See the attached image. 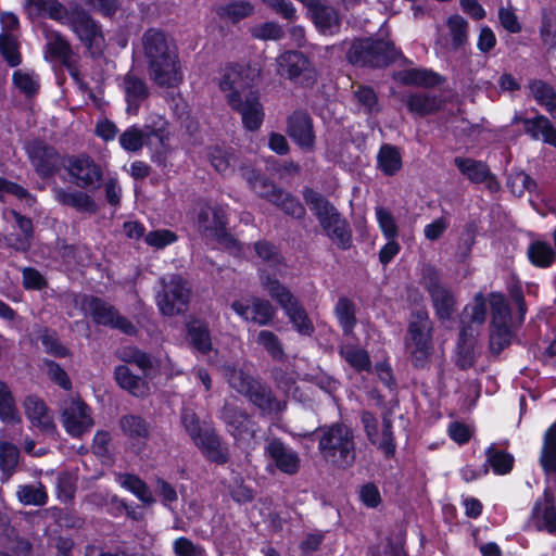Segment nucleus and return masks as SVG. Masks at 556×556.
<instances>
[{
  "mask_svg": "<svg viewBox=\"0 0 556 556\" xmlns=\"http://www.w3.org/2000/svg\"><path fill=\"white\" fill-rule=\"evenodd\" d=\"M513 330L510 325L489 326V350L492 355L498 356L511 344Z\"/></svg>",
  "mask_w": 556,
  "mask_h": 556,
  "instance_id": "nucleus-45",
  "label": "nucleus"
},
{
  "mask_svg": "<svg viewBox=\"0 0 556 556\" xmlns=\"http://www.w3.org/2000/svg\"><path fill=\"white\" fill-rule=\"evenodd\" d=\"M318 223L327 237L345 251L352 247L353 235L349 220L337 207L326 213Z\"/></svg>",
  "mask_w": 556,
  "mask_h": 556,
  "instance_id": "nucleus-16",
  "label": "nucleus"
},
{
  "mask_svg": "<svg viewBox=\"0 0 556 556\" xmlns=\"http://www.w3.org/2000/svg\"><path fill=\"white\" fill-rule=\"evenodd\" d=\"M334 314L343 334H351L357 324L353 301L346 296L339 298L334 306Z\"/></svg>",
  "mask_w": 556,
  "mask_h": 556,
  "instance_id": "nucleus-43",
  "label": "nucleus"
},
{
  "mask_svg": "<svg viewBox=\"0 0 556 556\" xmlns=\"http://www.w3.org/2000/svg\"><path fill=\"white\" fill-rule=\"evenodd\" d=\"M144 146L151 151V161L165 165L169 152V130L164 122L160 127L144 126Z\"/></svg>",
  "mask_w": 556,
  "mask_h": 556,
  "instance_id": "nucleus-22",
  "label": "nucleus"
},
{
  "mask_svg": "<svg viewBox=\"0 0 556 556\" xmlns=\"http://www.w3.org/2000/svg\"><path fill=\"white\" fill-rule=\"evenodd\" d=\"M65 168L71 181L79 189L87 191L98 190L104 179L103 168L87 153L70 155L66 157Z\"/></svg>",
  "mask_w": 556,
  "mask_h": 556,
  "instance_id": "nucleus-12",
  "label": "nucleus"
},
{
  "mask_svg": "<svg viewBox=\"0 0 556 556\" xmlns=\"http://www.w3.org/2000/svg\"><path fill=\"white\" fill-rule=\"evenodd\" d=\"M377 448L382 452L386 459H392L396 454V440L391 419L383 418L381 440L377 439Z\"/></svg>",
  "mask_w": 556,
  "mask_h": 556,
  "instance_id": "nucleus-62",
  "label": "nucleus"
},
{
  "mask_svg": "<svg viewBox=\"0 0 556 556\" xmlns=\"http://www.w3.org/2000/svg\"><path fill=\"white\" fill-rule=\"evenodd\" d=\"M262 285L269 296L283 309L300 334L309 337L314 333L315 328L307 312L285 285L269 274L262 278Z\"/></svg>",
  "mask_w": 556,
  "mask_h": 556,
  "instance_id": "nucleus-5",
  "label": "nucleus"
},
{
  "mask_svg": "<svg viewBox=\"0 0 556 556\" xmlns=\"http://www.w3.org/2000/svg\"><path fill=\"white\" fill-rule=\"evenodd\" d=\"M121 147L127 152H138L144 146V129L131 125L118 138Z\"/></svg>",
  "mask_w": 556,
  "mask_h": 556,
  "instance_id": "nucleus-63",
  "label": "nucleus"
},
{
  "mask_svg": "<svg viewBox=\"0 0 556 556\" xmlns=\"http://www.w3.org/2000/svg\"><path fill=\"white\" fill-rule=\"evenodd\" d=\"M220 418L236 440L254 435L255 422L244 408L231 403H225L220 410Z\"/></svg>",
  "mask_w": 556,
  "mask_h": 556,
  "instance_id": "nucleus-20",
  "label": "nucleus"
},
{
  "mask_svg": "<svg viewBox=\"0 0 556 556\" xmlns=\"http://www.w3.org/2000/svg\"><path fill=\"white\" fill-rule=\"evenodd\" d=\"M401 51L391 40L375 37L355 39L346 52V60L352 65L384 68L394 63Z\"/></svg>",
  "mask_w": 556,
  "mask_h": 556,
  "instance_id": "nucleus-4",
  "label": "nucleus"
},
{
  "mask_svg": "<svg viewBox=\"0 0 556 556\" xmlns=\"http://www.w3.org/2000/svg\"><path fill=\"white\" fill-rule=\"evenodd\" d=\"M270 203L295 219H303L306 216V208L301 201L283 189L278 192L277 201Z\"/></svg>",
  "mask_w": 556,
  "mask_h": 556,
  "instance_id": "nucleus-52",
  "label": "nucleus"
},
{
  "mask_svg": "<svg viewBox=\"0 0 556 556\" xmlns=\"http://www.w3.org/2000/svg\"><path fill=\"white\" fill-rule=\"evenodd\" d=\"M403 167L400 149L390 143L381 144L377 154V168L388 177L396 175Z\"/></svg>",
  "mask_w": 556,
  "mask_h": 556,
  "instance_id": "nucleus-37",
  "label": "nucleus"
},
{
  "mask_svg": "<svg viewBox=\"0 0 556 556\" xmlns=\"http://www.w3.org/2000/svg\"><path fill=\"white\" fill-rule=\"evenodd\" d=\"M43 351L56 358H65L72 355L71 350L60 341L54 329L45 327L39 334Z\"/></svg>",
  "mask_w": 556,
  "mask_h": 556,
  "instance_id": "nucleus-50",
  "label": "nucleus"
},
{
  "mask_svg": "<svg viewBox=\"0 0 556 556\" xmlns=\"http://www.w3.org/2000/svg\"><path fill=\"white\" fill-rule=\"evenodd\" d=\"M46 53H48L52 60L59 61L62 64L72 61L73 56L70 42L60 33H56L55 36L48 41Z\"/></svg>",
  "mask_w": 556,
  "mask_h": 556,
  "instance_id": "nucleus-55",
  "label": "nucleus"
},
{
  "mask_svg": "<svg viewBox=\"0 0 556 556\" xmlns=\"http://www.w3.org/2000/svg\"><path fill=\"white\" fill-rule=\"evenodd\" d=\"M404 102L408 112L418 117L435 114L444 103L440 94L425 91L410 92Z\"/></svg>",
  "mask_w": 556,
  "mask_h": 556,
  "instance_id": "nucleus-24",
  "label": "nucleus"
},
{
  "mask_svg": "<svg viewBox=\"0 0 556 556\" xmlns=\"http://www.w3.org/2000/svg\"><path fill=\"white\" fill-rule=\"evenodd\" d=\"M144 58L178 51L168 34L155 27L148 28L142 35Z\"/></svg>",
  "mask_w": 556,
  "mask_h": 556,
  "instance_id": "nucleus-30",
  "label": "nucleus"
},
{
  "mask_svg": "<svg viewBox=\"0 0 556 556\" xmlns=\"http://www.w3.org/2000/svg\"><path fill=\"white\" fill-rule=\"evenodd\" d=\"M539 463L545 476L556 473V421L544 433Z\"/></svg>",
  "mask_w": 556,
  "mask_h": 556,
  "instance_id": "nucleus-38",
  "label": "nucleus"
},
{
  "mask_svg": "<svg viewBox=\"0 0 556 556\" xmlns=\"http://www.w3.org/2000/svg\"><path fill=\"white\" fill-rule=\"evenodd\" d=\"M122 486L132 493L144 505H152L155 503V498L153 497L149 485L137 475L126 473L124 476Z\"/></svg>",
  "mask_w": 556,
  "mask_h": 556,
  "instance_id": "nucleus-53",
  "label": "nucleus"
},
{
  "mask_svg": "<svg viewBox=\"0 0 556 556\" xmlns=\"http://www.w3.org/2000/svg\"><path fill=\"white\" fill-rule=\"evenodd\" d=\"M453 163L471 184L479 185L489 180H495L494 174H492L490 167L483 161L456 156Z\"/></svg>",
  "mask_w": 556,
  "mask_h": 556,
  "instance_id": "nucleus-31",
  "label": "nucleus"
},
{
  "mask_svg": "<svg viewBox=\"0 0 556 556\" xmlns=\"http://www.w3.org/2000/svg\"><path fill=\"white\" fill-rule=\"evenodd\" d=\"M308 15L320 34L333 36L340 31L341 17L333 7L318 2Z\"/></svg>",
  "mask_w": 556,
  "mask_h": 556,
  "instance_id": "nucleus-25",
  "label": "nucleus"
},
{
  "mask_svg": "<svg viewBox=\"0 0 556 556\" xmlns=\"http://www.w3.org/2000/svg\"><path fill=\"white\" fill-rule=\"evenodd\" d=\"M190 289L187 281L179 275H174L169 282L155 298L156 306L163 316H177L188 309Z\"/></svg>",
  "mask_w": 556,
  "mask_h": 556,
  "instance_id": "nucleus-14",
  "label": "nucleus"
},
{
  "mask_svg": "<svg viewBox=\"0 0 556 556\" xmlns=\"http://www.w3.org/2000/svg\"><path fill=\"white\" fill-rule=\"evenodd\" d=\"M25 150L35 173L42 180L54 178L65 167L64 161L67 156H62L53 146L42 139L29 141Z\"/></svg>",
  "mask_w": 556,
  "mask_h": 556,
  "instance_id": "nucleus-11",
  "label": "nucleus"
},
{
  "mask_svg": "<svg viewBox=\"0 0 556 556\" xmlns=\"http://www.w3.org/2000/svg\"><path fill=\"white\" fill-rule=\"evenodd\" d=\"M488 302L491 309L490 325H510L511 308L501 291H491L488 294Z\"/></svg>",
  "mask_w": 556,
  "mask_h": 556,
  "instance_id": "nucleus-42",
  "label": "nucleus"
},
{
  "mask_svg": "<svg viewBox=\"0 0 556 556\" xmlns=\"http://www.w3.org/2000/svg\"><path fill=\"white\" fill-rule=\"evenodd\" d=\"M484 466L496 476L510 473L515 465V457L505 450H500L495 443H491L484 451Z\"/></svg>",
  "mask_w": 556,
  "mask_h": 556,
  "instance_id": "nucleus-35",
  "label": "nucleus"
},
{
  "mask_svg": "<svg viewBox=\"0 0 556 556\" xmlns=\"http://www.w3.org/2000/svg\"><path fill=\"white\" fill-rule=\"evenodd\" d=\"M89 406L81 400H76L62 412V424L72 438H80L93 426Z\"/></svg>",
  "mask_w": 556,
  "mask_h": 556,
  "instance_id": "nucleus-19",
  "label": "nucleus"
},
{
  "mask_svg": "<svg viewBox=\"0 0 556 556\" xmlns=\"http://www.w3.org/2000/svg\"><path fill=\"white\" fill-rule=\"evenodd\" d=\"M197 446L210 463L225 465L229 462L228 448L222 446L220 439L216 431L206 433Z\"/></svg>",
  "mask_w": 556,
  "mask_h": 556,
  "instance_id": "nucleus-39",
  "label": "nucleus"
},
{
  "mask_svg": "<svg viewBox=\"0 0 556 556\" xmlns=\"http://www.w3.org/2000/svg\"><path fill=\"white\" fill-rule=\"evenodd\" d=\"M446 25L450 29L453 48L463 47L468 40V22L459 14H453L448 16Z\"/></svg>",
  "mask_w": 556,
  "mask_h": 556,
  "instance_id": "nucleus-60",
  "label": "nucleus"
},
{
  "mask_svg": "<svg viewBox=\"0 0 556 556\" xmlns=\"http://www.w3.org/2000/svg\"><path fill=\"white\" fill-rule=\"evenodd\" d=\"M226 379L235 391L243 395L263 415L281 413L286 407V404L277 399L270 386L244 368L228 366Z\"/></svg>",
  "mask_w": 556,
  "mask_h": 556,
  "instance_id": "nucleus-3",
  "label": "nucleus"
},
{
  "mask_svg": "<svg viewBox=\"0 0 556 556\" xmlns=\"http://www.w3.org/2000/svg\"><path fill=\"white\" fill-rule=\"evenodd\" d=\"M317 441L321 458L341 469L351 468L356 460V441L351 426L334 421L317 427L303 435Z\"/></svg>",
  "mask_w": 556,
  "mask_h": 556,
  "instance_id": "nucleus-2",
  "label": "nucleus"
},
{
  "mask_svg": "<svg viewBox=\"0 0 556 556\" xmlns=\"http://www.w3.org/2000/svg\"><path fill=\"white\" fill-rule=\"evenodd\" d=\"M254 7L249 1H230L216 9V14L220 20L237 24L245 17L252 15Z\"/></svg>",
  "mask_w": 556,
  "mask_h": 556,
  "instance_id": "nucleus-44",
  "label": "nucleus"
},
{
  "mask_svg": "<svg viewBox=\"0 0 556 556\" xmlns=\"http://www.w3.org/2000/svg\"><path fill=\"white\" fill-rule=\"evenodd\" d=\"M54 200L63 206L74 208L78 213L96 214L98 205L93 198L83 189L67 190L55 186L52 188Z\"/></svg>",
  "mask_w": 556,
  "mask_h": 556,
  "instance_id": "nucleus-23",
  "label": "nucleus"
},
{
  "mask_svg": "<svg viewBox=\"0 0 556 556\" xmlns=\"http://www.w3.org/2000/svg\"><path fill=\"white\" fill-rule=\"evenodd\" d=\"M0 53L11 67H16L22 63L18 42L11 34L0 35Z\"/></svg>",
  "mask_w": 556,
  "mask_h": 556,
  "instance_id": "nucleus-61",
  "label": "nucleus"
},
{
  "mask_svg": "<svg viewBox=\"0 0 556 556\" xmlns=\"http://www.w3.org/2000/svg\"><path fill=\"white\" fill-rule=\"evenodd\" d=\"M125 100L127 112L137 114L142 102L149 97V88L146 81L132 74H126L124 77Z\"/></svg>",
  "mask_w": 556,
  "mask_h": 556,
  "instance_id": "nucleus-32",
  "label": "nucleus"
},
{
  "mask_svg": "<svg viewBox=\"0 0 556 556\" xmlns=\"http://www.w3.org/2000/svg\"><path fill=\"white\" fill-rule=\"evenodd\" d=\"M228 216L222 206H214L212 208V222L206 232H210L216 240L225 244L227 248H236L239 242L228 231Z\"/></svg>",
  "mask_w": 556,
  "mask_h": 556,
  "instance_id": "nucleus-36",
  "label": "nucleus"
},
{
  "mask_svg": "<svg viewBox=\"0 0 556 556\" xmlns=\"http://www.w3.org/2000/svg\"><path fill=\"white\" fill-rule=\"evenodd\" d=\"M432 327L427 311L418 309L412 313L405 339L409 351L410 362L415 368H424L432 350Z\"/></svg>",
  "mask_w": 556,
  "mask_h": 556,
  "instance_id": "nucleus-7",
  "label": "nucleus"
},
{
  "mask_svg": "<svg viewBox=\"0 0 556 556\" xmlns=\"http://www.w3.org/2000/svg\"><path fill=\"white\" fill-rule=\"evenodd\" d=\"M514 121L522 123L525 132L533 140H539L542 136L545 143L556 148V128L545 115L538 114L532 118L515 117Z\"/></svg>",
  "mask_w": 556,
  "mask_h": 556,
  "instance_id": "nucleus-28",
  "label": "nucleus"
},
{
  "mask_svg": "<svg viewBox=\"0 0 556 556\" xmlns=\"http://www.w3.org/2000/svg\"><path fill=\"white\" fill-rule=\"evenodd\" d=\"M286 132L289 138L304 152H313L316 148L314 121L305 110H294L287 118Z\"/></svg>",
  "mask_w": 556,
  "mask_h": 556,
  "instance_id": "nucleus-15",
  "label": "nucleus"
},
{
  "mask_svg": "<svg viewBox=\"0 0 556 556\" xmlns=\"http://www.w3.org/2000/svg\"><path fill=\"white\" fill-rule=\"evenodd\" d=\"M64 20L92 59L104 54L106 43L102 25L88 11L77 5L67 11Z\"/></svg>",
  "mask_w": 556,
  "mask_h": 556,
  "instance_id": "nucleus-6",
  "label": "nucleus"
},
{
  "mask_svg": "<svg viewBox=\"0 0 556 556\" xmlns=\"http://www.w3.org/2000/svg\"><path fill=\"white\" fill-rule=\"evenodd\" d=\"M527 257L536 268H549L556 260V252L548 242L535 240L528 245Z\"/></svg>",
  "mask_w": 556,
  "mask_h": 556,
  "instance_id": "nucleus-41",
  "label": "nucleus"
},
{
  "mask_svg": "<svg viewBox=\"0 0 556 556\" xmlns=\"http://www.w3.org/2000/svg\"><path fill=\"white\" fill-rule=\"evenodd\" d=\"M399 80L404 86L433 88L443 83V77L431 68L416 67L400 71Z\"/></svg>",
  "mask_w": 556,
  "mask_h": 556,
  "instance_id": "nucleus-34",
  "label": "nucleus"
},
{
  "mask_svg": "<svg viewBox=\"0 0 556 556\" xmlns=\"http://www.w3.org/2000/svg\"><path fill=\"white\" fill-rule=\"evenodd\" d=\"M420 285L431 299L437 318L442 321L450 320L456 312V298L452 289L442 282L441 274L434 265L422 266Z\"/></svg>",
  "mask_w": 556,
  "mask_h": 556,
  "instance_id": "nucleus-9",
  "label": "nucleus"
},
{
  "mask_svg": "<svg viewBox=\"0 0 556 556\" xmlns=\"http://www.w3.org/2000/svg\"><path fill=\"white\" fill-rule=\"evenodd\" d=\"M276 315V309L271 303L262 298L252 299L251 321L260 326L269 325Z\"/></svg>",
  "mask_w": 556,
  "mask_h": 556,
  "instance_id": "nucleus-56",
  "label": "nucleus"
},
{
  "mask_svg": "<svg viewBox=\"0 0 556 556\" xmlns=\"http://www.w3.org/2000/svg\"><path fill=\"white\" fill-rule=\"evenodd\" d=\"M16 495L24 505L43 506L49 500L46 486L41 482L38 483V486L33 484L20 485Z\"/></svg>",
  "mask_w": 556,
  "mask_h": 556,
  "instance_id": "nucleus-54",
  "label": "nucleus"
},
{
  "mask_svg": "<svg viewBox=\"0 0 556 556\" xmlns=\"http://www.w3.org/2000/svg\"><path fill=\"white\" fill-rule=\"evenodd\" d=\"M340 356L357 372L369 371L371 369V359L368 352L353 344H348L340 349Z\"/></svg>",
  "mask_w": 556,
  "mask_h": 556,
  "instance_id": "nucleus-46",
  "label": "nucleus"
},
{
  "mask_svg": "<svg viewBox=\"0 0 556 556\" xmlns=\"http://www.w3.org/2000/svg\"><path fill=\"white\" fill-rule=\"evenodd\" d=\"M277 74L305 89H312L319 73L311 58L300 50H286L277 56Z\"/></svg>",
  "mask_w": 556,
  "mask_h": 556,
  "instance_id": "nucleus-8",
  "label": "nucleus"
},
{
  "mask_svg": "<svg viewBox=\"0 0 556 556\" xmlns=\"http://www.w3.org/2000/svg\"><path fill=\"white\" fill-rule=\"evenodd\" d=\"M42 365L46 369L49 380L64 391H71L73 388L72 380L66 370L55 361L43 358Z\"/></svg>",
  "mask_w": 556,
  "mask_h": 556,
  "instance_id": "nucleus-58",
  "label": "nucleus"
},
{
  "mask_svg": "<svg viewBox=\"0 0 556 556\" xmlns=\"http://www.w3.org/2000/svg\"><path fill=\"white\" fill-rule=\"evenodd\" d=\"M253 249L257 257L274 270L279 269L285 263V257L282 256L279 248L266 239L255 241Z\"/></svg>",
  "mask_w": 556,
  "mask_h": 556,
  "instance_id": "nucleus-47",
  "label": "nucleus"
},
{
  "mask_svg": "<svg viewBox=\"0 0 556 556\" xmlns=\"http://www.w3.org/2000/svg\"><path fill=\"white\" fill-rule=\"evenodd\" d=\"M530 519L536 530L549 534L556 533V503L555 495L549 488H545L542 496L535 500Z\"/></svg>",
  "mask_w": 556,
  "mask_h": 556,
  "instance_id": "nucleus-18",
  "label": "nucleus"
},
{
  "mask_svg": "<svg viewBox=\"0 0 556 556\" xmlns=\"http://www.w3.org/2000/svg\"><path fill=\"white\" fill-rule=\"evenodd\" d=\"M150 79L162 88L178 87L184 79L178 51L144 58Z\"/></svg>",
  "mask_w": 556,
  "mask_h": 556,
  "instance_id": "nucleus-13",
  "label": "nucleus"
},
{
  "mask_svg": "<svg viewBox=\"0 0 556 556\" xmlns=\"http://www.w3.org/2000/svg\"><path fill=\"white\" fill-rule=\"evenodd\" d=\"M243 177L249 187L262 199L267 202H276L277 194L282 189L270 180L262 170L250 168L244 170Z\"/></svg>",
  "mask_w": 556,
  "mask_h": 556,
  "instance_id": "nucleus-33",
  "label": "nucleus"
},
{
  "mask_svg": "<svg viewBox=\"0 0 556 556\" xmlns=\"http://www.w3.org/2000/svg\"><path fill=\"white\" fill-rule=\"evenodd\" d=\"M80 309L89 313L96 325L117 329L129 337L138 334V329L132 321L123 316L114 305L102 298L83 294L80 298Z\"/></svg>",
  "mask_w": 556,
  "mask_h": 556,
  "instance_id": "nucleus-10",
  "label": "nucleus"
},
{
  "mask_svg": "<svg viewBox=\"0 0 556 556\" xmlns=\"http://www.w3.org/2000/svg\"><path fill=\"white\" fill-rule=\"evenodd\" d=\"M256 343L263 346L273 359L279 362L285 359L286 353L282 343L275 332L270 330H261L257 334Z\"/></svg>",
  "mask_w": 556,
  "mask_h": 556,
  "instance_id": "nucleus-57",
  "label": "nucleus"
},
{
  "mask_svg": "<svg viewBox=\"0 0 556 556\" xmlns=\"http://www.w3.org/2000/svg\"><path fill=\"white\" fill-rule=\"evenodd\" d=\"M353 96L358 106L362 108L366 114L378 113L380 111L378 96L371 86L359 85L353 92Z\"/></svg>",
  "mask_w": 556,
  "mask_h": 556,
  "instance_id": "nucleus-59",
  "label": "nucleus"
},
{
  "mask_svg": "<svg viewBox=\"0 0 556 556\" xmlns=\"http://www.w3.org/2000/svg\"><path fill=\"white\" fill-rule=\"evenodd\" d=\"M507 186L518 197L523 195L526 191L533 192L538 187L536 181L523 170L511 174L508 177Z\"/></svg>",
  "mask_w": 556,
  "mask_h": 556,
  "instance_id": "nucleus-64",
  "label": "nucleus"
},
{
  "mask_svg": "<svg viewBox=\"0 0 556 556\" xmlns=\"http://www.w3.org/2000/svg\"><path fill=\"white\" fill-rule=\"evenodd\" d=\"M260 79L261 68L237 62L227 63L218 79L226 103L241 116L243 128L251 132L260 130L265 119L261 93L256 88Z\"/></svg>",
  "mask_w": 556,
  "mask_h": 556,
  "instance_id": "nucleus-1",
  "label": "nucleus"
},
{
  "mask_svg": "<svg viewBox=\"0 0 556 556\" xmlns=\"http://www.w3.org/2000/svg\"><path fill=\"white\" fill-rule=\"evenodd\" d=\"M114 379L117 386L135 397L143 399L150 393L148 380L135 375L127 365H117L114 369Z\"/></svg>",
  "mask_w": 556,
  "mask_h": 556,
  "instance_id": "nucleus-27",
  "label": "nucleus"
},
{
  "mask_svg": "<svg viewBox=\"0 0 556 556\" xmlns=\"http://www.w3.org/2000/svg\"><path fill=\"white\" fill-rule=\"evenodd\" d=\"M144 58L178 51L168 34L155 27L148 28L142 35Z\"/></svg>",
  "mask_w": 556,
  "mask_h": 556,
  "instance_id": "nucleus-29",
  "label": "nucleus"
},
{
  "mask_svg": "<svg viewBox=\"0 0 556 556\" xmlns=\"http://www.w3.org/2000/svg\"><path fill=\"white\" fill-rule=\"evenodd\" d=\"M123 433L132 441H147L150 438L151 425L143 417L135 414L124 415L119 419Z\"/></svg>",
  "mask_w": 556,
  "mask_h": 556,
  "instance_id": "nucleus-40",
  "label": "nucleus"
},
{
  "mask_svg": "<svg viewBox=\"0 0 556 556\" xmlns=\"http://www.w3.org/2000/svg\"><path fill=\"white\" fill-rule=\"evenodd\" d=\"M24 410L30 424L42 433L50 435L56 433L54 420L49 415V408L41 397L35 394L27 395L24 400Z\"/></svg>",
  "mask_w": 556,
  "mask_h": 556,
  "instance_id": "nucleus-21",
  "label": "nucleus"
},
{
  "mask_svg": "<svg viewBox=\"0 0 556 556\" xmlns=\"http://www.w3.org/2000/svg\"><path fill=\"white\" fill-rule=\"evenodd\" d=\"M186 337L190 346L202 355L213 351L212 333L206 320L191 319L186 324Z\"/></svg>",
  "mask_w": 556,
  "mask_h": 556,
  "instance_id": "nucleus-26",
  "label": "nucleus"
},
{
  "mask_svg": "<svg viewBox=\"0 0 556 556\" xmlns=\"http://www.w3.org/2000/svg\"><path fill=\"white\" fill-rule=\"evenodd\" d=\"M26 5L33 8L37 15L56 22H63L68 11L59 0H26Z\"/></svg>",
  "mask_w": 556,
  "mask_h": 556,
  "instance_id": "nucleus-48",
  "label": "nucleus"
},
{
  "mask_svg": "<svg viewBox=\"0 0 556 556\" xmlns=\"http://www.w3.org/2000/svg\"><path fill=\"white\" fill-rule=\"evenodd\" d=\"M0 419L7 424L21 421L15 399L4 381H0Z\"/></svg>",
  "mask_w": 556,
  "mask_h": 556,
  "instance_id": "nucleus-51",
  "label": "nucleus"
},
{
  "mask_svg": "<svg viewBox=\"0 0 556 556\" xmlns=\"http://www.w3.org/2000/svg\"><path fill=\"white\" fill-rule=\"evenodd\" d=\"M302 197L317 220L336 207L323 193L311 187L303 188Z\"/></svg>",
  "mask_w": 556,
  "mask_h": 556,
  "instance_id": "nucleus-49",
  "label": "nucleus"
},
{
  "mask_svg": "<svg viewBox=\"0 0 556 556\" xmlns=\"http://www.w3.org/2000/svg\"><path fill=\"white\" fill-rule=\"evenodd\" d=\"M265 455L285 475L294 476L300 471L301 458L299 453L286 445L280 438H274L266 444Z\"/></svg>",
  "mask_w": 556,
  "mask_h": 556,
  "instance_id": "nucleus-17",
  "label": "nucleus"
}]
</instances>
